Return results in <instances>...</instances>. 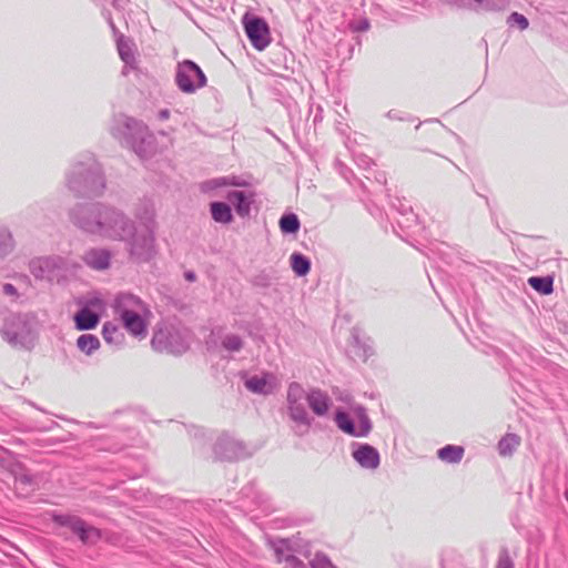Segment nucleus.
I'll use <instances>...</instances> for the list:
<instances>
[{
	"mask_svg": "<svg viewBox=\"0 0 568 568\" xmlns=\"http://www.w3.org/2000/svg\"><path fill=\"white\" fill-rule=\"evenodd\" d=\"M437 456L440 460L448 464H457L464 456V448L462 446L446 445L438 449Z\"/></svg>",
	"mask_w": 568,
	"mask_h": 568,
	"instance_id": "nucleus-26",
	"label": "nucleus"
},
{
	"mask_svg": "<svg viewBox=\"0 0 568 568\" xmlns=\"http://www.w3.org/2000/svg\"><path fill=\"white\" fill-rule=\"evenodd\" d=\"M77 347L85 355H91L100 347V341L95 335L82 334L77 341Z\"/></svg>",
	"mask_w": 568,
	"mask_h": 568,
	"instance_id": "nucleus-29",
	"label": "nucleus"
},
{
	"mask_svg": "<svg viewBox=\"0 0 568 568\" xmlns=\"http://www.w3.org/2000/svg\"><path fill=\"white\" fill-rule=\"evenodd\" d=\"M185 276H186V278H187L189 281H193V280H194V277H195L193 273H186V275H185Z\"/></svg>",
	"mask_w": 568,
	"mask_h": 568,
	"instance_id": "nucleus-46",
	"label": "nucleus"
},
{
	"mask_svg": "<svg viewBox=\"0 0 568 568\" xmlns=\"http://www.w3.org/2000/svg\"><path fill=\"white\" fill-rule=\"evenodd\" d=\"M307 406V389L297 382L290 383L286 390V412L293 423L291 429L298 437L306 436L314 422Z\"/></svg>",
	"mask_w": 568,
	"mask_h": 568,
	"instance_id": "nucleus-7",
	"label": "nucleus"
},
{
	"mask_svg": "<svg viewBox=\"0 0 568 568\" xmlns=\"http://www.w3.org/2000/svg\"><path fill=\"white\" fill-rule=\"evenodd\" d=\"M496 0H448V3L459 8L475 11H487L494 9Z\"/></svg>",
	"mask_w": 568,
	"mask_h": 568,
	"instance_id": "nucleus-23",
	"label": "nucleus"
},
{
	"mask_svg": "<svg viewBox=\"0 0 568 568\" xmlns=\"http://www.w3.org/2000/svg\"><path fill=\"white\" fill-rule=\"evenodd\" d=\"M308 407L312 413L317 417L328 416L332 407L333 399L329 394L318 387H311L307 389Z\"/></svg>",
	"mask_w": 568,
	"mask_h": 568,
	"instance_id": "nucleus-16",
	"label": "nucleus"
},
{
	"mask_svg": "<svg viewBox=\"0 0 568 568\" xmlns=\"http://www.w3.org/2000/svg\"><path fill=\"white\" fill-rule=\"evenodd\" d=\"M352 457L364 469L376 470L381 464L378 450L369 444L354 443Z\"/></svg>",
	"mask_w": 568,
	"mask_h": 568,
	"instance_id": "nucleus-14",
	"label": "nucleus"
},
{
	"mask_svg": "<svg viewBox=\"0 0 568 568\" xmlns=\"http://www.w3.org/2000/svg\"><path fill=\"white\" fill-rule=\"evenodd\" d=\"M90 304L92 306H101L102 302L99 298H93V300L90 301Z\"/></svg>",
	"mask_w": 568,
	"mask_h": 568,
	"instance_id": "nucleus-45",
	"label": "nucleus"
},
{
	"mask_svg": "<svg viewBox=\"0 0 568 568\" xmlns=\"http://www.w3.org/2000/svg\"><path fill=\"white\" fill-rule=\"evenodd\" d=\"M67 263L61 256H41L30 261V273L37 278L47 282L60 281L63 277Z\"/></svg>",
	"mask_w": 568,
	"mask_h": 568,
	"instance_id": "nucleus-11",
	"label": "nucleus"
},
{
	"mask_svg": "<svg viewBox=\"0 0 568 568\" xmlns=\"http://www.w3.org/2000/svg\"><path fill=\"white\" fill-rule=\"evenodd\" d=\"M65 186L77 196H101L106 187L102 168L92 154L78 156L65 172Z\"/></svg>",
	"mask_w": 568,
	"mask_h": 568,
	"instance_id": "nucleus-2",
	"label": "nucleus"
},
{
	"mask_svg": "<svg viewBox=\"0 0 568 568\" xmlns=\"http://www.w3.org/2000/svg\"><path fill=\"white\" fill-rule=\"evenodd\" d=\"M290 262L293 272L297 276H305L308 274L311 270V262L305 255L295 252L291 255Z\"/></svg>",
	"mask_w": 568,
	"mask_h": 568,
	"instance_id": "nucleus-28",
	"label": "nucleus"
},
{
	"mask_svg": "<svg viewBox=\"0 0 568 568\" xmlns=\"http://www.w3.org/2000/svg\"><path fill=\"white\" fill-rule=\"evenodd\" d=\"M40 322L33 313H20L8 316L0 329L2 338L13 347L31 349L34 347Z\"/></svg>",
	"mask_w": 568,
	"mask_h": 568,
	"instance_id": "nucleus-5",
	"label": "nucleus"
},
{
	"mask_svg": "<svg viewBox=\"0 0 568 568\" xmlns=\"http://www.w3.org/2000/svg\"><path fill=\"white\" fill-rule=\"evenodd\" d=\"M506 22L510 29H516L518 31H524L529 26L528 19L519 12H511L507 17Z\"/></svg>",
	"mask_w": 568,
	"mask_h": 568,
	"instance_id": "nucleus-34",
	"label": "nucleus"
},
{
	"mask_svg": "<svg viewBox=\"0 0 568 568\" xmlns=\"http://www.w3.org/2000/svg\"><path fill=\"white\" fill-rule=\"evenodd\" d=\"M2 293L4 295L13 297V298H18V296H19L17 288L10 283H6L2 286Z\"/></svg>",
	"mask_w": 568,
	"mask_h": 568,
	"instance_id": "nucleus-41",
	"label": "nucleus"
},
{
	"mask_svg": "<svg viewBox=\"0 0 568 568\" xmlns=\"http://www.w3.org/2000/svg\"><path fill=\"white\" fill-rule=\"evenodd\" d=\"M112 254L108 248L93 247L87 251L83 255L84 263L97 271H104L109 268Z\"/></svg>",
	"mask_w": 568,
	"mask_h": 568,
	"instance_id": "nucleus-18",
	"label": "nucleus"
},
{
	"mask_svg": "<svg viewBox=\"0 0 568 568\" xmlns=\"http://www.w3.org/2000/svg\"><path fill=\"white\" fill-rule=\"evenodd\" d=\"M222 346L227 352H240L243 347V339L236 334H226L222 338Z\"/></svg>",
	"mask_w": 568,
	"mask_h": 568,
	"instance_id": "nucleus-33",
	"label": "nucleus"
},
{
	"mask_svg": "<svg viewBox=\"0 0 568 568\" xmlns=\"http://www.w3.org/2000/svg\"><path fill=\"white\" fill-rule=\"evenodd\" d=\"M244 385L250 392L266 396L278 388L280 382L273 373H262L246 376Z\"/></svg>",
	"mask_w": 568,
	"mask_h": 568,
	"instance_id": "nucleus-13",
	"label": "nucleus"
},
{
	"mask_svg": "<svg viewBox=\"0 0 568 568\" xmlns=\"http://www.w3.org/2000/svg\"><path fill=\"white\" fill-rule=\"evenodd\" d=\"M120 1L121 0H112V3L114 7H120Z\"/></svg>",
	"mask_w": 568,
	"mask_h": 568,
	"instance_id": "nucleus-47",
	"label": "nucleus"
},
{
	"mask_svg": "<svg viewBox=\"0 0 568 568\" xmlns=\"http://www.w3.org/2000/svg\"><path fill=\"white\" fill-rule=\"evenodd\" d=\"M369 20L366 17H359L348 21L347 27L352 33L366 32L369 29Z\"/></svg>",
	"mask_w": 568,
	"mask_h": 568,
	"instance_id": "nucleus-35",
	"label": "nucleus"
},
{
	"mask_svg": "<svg viewBox=\"0 0 568 568\" xmlns=\"http://www.w3.org/2000/svg\"><path fill=\"white\" fill-rule=\"evenodd\" d=\"M16 247V241L8 226L0 224V257H7Z\"/></svg>",
	"mask_w": 568,
	"mask_h": 568,
	"instance_id": "nucleus-27",
	"label": "nucleus"
},
{
	"mask_svg": "<svg viewBox=\"0 0 568 568\" xmlns=\"http://www.w3.org/2000/svg\"><path fill=\"white\" fill-rule=\"evenodd\" d=\"M116 48L121 60L124 62L123 74L128 73V69H134L136 64V45L132 38H119Z\"/></svg>",
	"mask_w": 568,
	"mask_h": 568,
	"instance_id": "nucleus-19",
	"label": "nucleus"
},
{
	"mask_svg": "<svg viewBox=\"0 0 568 568\" xmlns=\"http://www.w3.org/2000/svg\"><path fill=\"white\" fill-rule=\"evenodd\" d=\"M337 428L353 437H367L372 430V422L362 405L352 406V412L338 407L334 414Z\"/></svg>",
	"mask_w": 568,
	"mask_h": 568,
	"instance_id": "nucleus-9",
	"label": "nucleus"
},
{
	"mask_svg": "<svg viewBox=\"0 0 568 568\" xmlns=\"http://www.w3.org/2000/svg\"><path fill=\"white\" fill-rule=\"evenodd\" d=\"M271 39L272 38H248L252 45L258 51H263L267 48L271 43Z\"/></svg>",
	"mask_w": 568,
	"mask_h": 568,
	"instance_id": "nucleus-39",
	"label": "nucleus"
},
{
	"mask_svg": "<svg viewBox=\"0 0 568 568\" xmlns=\"http://www.w3.org/2000/svg\"><path fill=\"white\" fill-rule=\"evenodd\" d=\"M520 444L519 436L515 434L505 435L498 443V452L501 456H510Z\"/></svg>",
	"mask_w": 568,
	"mask_h": 568,
	"instance_id": "nucleus-30",
	"label": "nucleus"
},
{
	"mask_svg": "<svg viewBox=\"0 0 568 568\" xmlns=\"http://www.w3.org/2000/svg\"><path fill=\"white\" fill-rule=\"evenodd\" d=\"M175 83L182 92L192 94L205 87L206 77L196 63L184 60L176 67Z\"/></svg>",
	"mask_w": 568,
	"mask_h": 568,
	"instance_id": "nucleus-10",
	"label": "nucleus"
},
{
	"mask_svg": "<svg viewBox=\"0 0 568 568\" xmlns=\"http://www.w3.org/2000/svg\"><path fill=\"white\" fill-rule=\"evenodd\" d=\"M333 394H334L336 400L344 403L347 406L346 410L352 412V406L357 405L356 403H354L353 396L347 390L333 389Z\"/></svg>",
	"mask_w": 568,
	"mask_h": 568,
	"instance_id": "nucleus-37",
	"label": "nucleus"
},
{
	"mask_svg": "<svg viewBox=\"0 0 568 568\" xmlns=\"http://www.w3.org/2000/svg\"><path fill=\"white\" fill-rule=\"evenodd\" d=\"M190 341V331L184 326L162 323L155 329L151 345L156 352L181 355L187 351Z\"/></svg>",
	"mask_w": 568,
	"mask_h": 568,
	"instance_id": "nucleus-8",
	"label": "nucleus"
},
{
	"mask_svg": "<svg viewBox=\"0 0 568 568\" xmlns=\"http://www.w3.org/2000/svg\"><path fill=\"white\" fill-rule=\"evenodd\" d=\"M102 335L108 344L121 346L125 339L122 331L113 323L106 322L102 328Z\"/></svg>",
	"mask_w": 568,
	"mask_h": 568,
	"instance_id": "nucleus-25",
	"label": "nucleus"
},
{
	"mask_svg": "<svg viewBox=\"0 0 568 568\" xmlns=\"http://www.w3.org/2000/svg\"><path fill=\"white\" fill-rule=\"evenodd\" d=\"M565 497H566V499L568 500V489H567V490H566V493H565Z\"/></svg>",
	"mask_w": 568,
	"mask_h": 568,
	"instance_id": "nucleus-48",
	"label": "nucleus"
},
{
	"mask_svg": "<svg viewBox=\"0 0 568 568\" xmlns=\"http://www.w3.org/2000/svg\"><path fill=\"white\" fill-rule=\"evenodd\" d=\"M245 36H271V30L267 21L252 12L246 11L241 19Z\"/></svg>",
	"mask_w": 568,
	"mask_h": 568,
	"instance_id": "nucleus-17",
	"label": "nucleus"
},
{
	"mask_svg": "<svg viewBox=\"0 0 568 568\" xmlns=\"http://www.w3.org/2000/svg\"><path fill=\"white\" fill-rule=\"evenodd\" d=\"M214 450L216 456L226 460H237L251 455L244 443L229 435L219 438Z\"/></svg>",
	"mask_w": 568,
	"mask_h": 568,
	"instance_id": "nucleus-12",
	"label": "nucleus"
},
{
	"mask_svg": "<svg viewBox=\"0 0 568 568\" xmlns=\"http://www.w3.org/2000/svg\"><path fill=\"white\" fill-rule=\"evenodd\" d=\"M301 223L296 214H284L280 220V229L285 234H294L300 230Z\"/></svg>",
	"mask_w": 568,
	"mask_h": 568,
	"instance_id": "nucleus-31",
	"label": "nucleus"
},
{
	"mask_svg": "<svg viewBox=\"0 0 568 568\" xmlns=\"http://www.w3.org/2000/svg\"><path fill=\"white\" fill-rule=\"evenodd\" d=\"M210 206L212 219L215 222L223 224L232 222L233 215L229 204L224 202H212Z\"/></svg>",
	"mask_w": 568,
	"mask_h": 568,
	"instance_id": "nucleus-24",
	"label": "nucleus"
},
{
	"mask_svg": "<svg viewBox=\"0 0 568 568\" xmlns=\"http://www.w3.org/2000/svg\"><path fill=\"white\" fill-rule=\"evenodd\" d=\"M115 122L112 134L131 144L140 159L148 160L156 153L155 138L143 122L126 115L118 116Z\"/></svg>",
	"mask_w": 568,
	"mask_h": 568,
	"instance_id": "nucleus-4",
	"label": "nucleus"
},
{
	"mask_svg": "<svg viewBox=\"0 0 568 568\" xmlns=\"http://www.w3.org/2000/svg\"><path fill=\"white\" fill-rule=\"evenodd\" d=\"M112 307L126 332L140 339L148 335L152 312L146 303L131 293L115 296Z\"/></svg>",
	"mask_w": 568,
	"mask_h": 568,
	"instance_id": "nucleus-3",
	"label": "nucleus"
},
{
	"mask_svg": "<svg viewBox=\"0 0 568 568\" xmlns=\"http://www.w3.org/2000/svg\"><path fill=\"white\" fill-rule=\"evenodd\" d=\"M529 285L541 294H550L552 292V278L551 277H537L532 276L528 280Z\"/></svg>",
	"mask_w": 568,
	"mask_h": 568,
	"instance_id": "nucleus-32",
	"label": "nucleus"
},
{
	"mask_svg": "<svg viewBox=\"0 0 568 568\" xmlns=\"http://www.w3.org/2000/svg\"><path fill=\"white\" fill-rule=\"evenodd\" d=\"M231 184H237V183L234 181H231L229 178H217V179H212V180L204 182L202 184V190L206 192V191L215 190L217 187H222V186H226V185H231Z\"/></svg>",
	"mask_w": 568,
	"mask_h": 568,
	"instance_id": "nucleus-36",
	"label": "nucleus"
},
{
	"mask_svg": "<svg viewBox=\"0 0 568 568\" xmlns=\"http://www.w3.org/2000/svg\"><path fill=\"white\" fill-rule=\"evenodd\" d=\"M312 568H331L332 564L324 554H315L311 560Z\"/></svg>",
	"mask_w": 568,
	"mask_h": 568,
	"instance_id": "nucleus-38",
	"label": "nucleus"
},
{
	"mask_svg": "<svg viewBox=\"0 0 568 568\" xmlns=\"http://www.w3.org/2000/svg\"><path fill=\"white\" fill-rule=\"evenodd\" d=\"M54 521L61 526L69 527L83 542L94 541L99 537L95 528L88 526L78 517L69 515L54 516Z\"/></svg>",
	"mask_w": 568,
	"mask_h": 568,
	"instance_id": "nucleus-15",
	"label": "nucleus"
},
{
	"mask_svg": "<svg viewBox=\"0 0 568 568\" xmlns=\"http://www.w3.org/2000/svg\"><path fill=\"white\" fill-rule=\"evenodd\" d=\"M387 118L390 120H404V116L400 115V112L396 110H390L387 113Z\"/></svg>",
	"mask_w": 568,
	"mask_h": 568,
	"instance_id": "nucleus-43",
	"label": "nucleus"
},
{
	"mask_svg": "<svg viewBox=\"0 0 568 568\" xmlns=\"http://www.w3.org/2000/svg\"><path fill=\"white\" fill-rule=\"evenodd\" d=\"M74 322L79 331L92 329L99 324V316L84 307L74 315Z\"/></svg>",
	"mask_w": 568,
	"mask_h": 568,
	"instance_id": "nucleus-20",
	"label": "nucleus"
},
{
	"mask_svg": "<svg viewBox=\"0 0 568 568\" xmlns=\"http://www.w3.org/2000/svg\"><path fill=\"white\" fill-rule=\"evenodd\" d=\"M134 216L139 220L138 224L155 223V209L153 202L150 200L141 201L134 210Z\"/></svg>",
	"mask_w": 568,
	"mask_h": 568,
	"instance_id": "nucleus-21",
	"label": "nucleus"
},
{
	"mask_svg": "<svg viewBox=\"0 0 568 568\" xmlns=\"http://www.w3.org/2000/svg\"><path fill=\"white\" fill-rule=\"evenodd\" d=\"M119 242L125 243V250L133 263L151 262L158 254L156 223L136 224Z\"/></svg>",
	"mask_w": 568,
	"mask_h": 568,
	"instance_id": "nucleus-6",
	"label": "nucleus"
},
{
	"mask_svg": "<svg viewBox=\"0 0 568 568\" xmlns=\"http://www.w3.org/2000/svg\"><path fill=\"white\" fill-rule=\"evenodd\" d=\"M14 474V479H16V484L18 485H32L33 483V478L31 475L24 473V471H19V473H13Z\"/></svg>",
	"mask_w": 568,
	"mask_h": 568,
	"instance_id": "nucleus-40",
	"label": "nucleus"
},
{
	"mask_svg": "<svg viewBox=\"0 0 568 568\" xmlns=\"http://www.w3.org/2000/svg\"><path fill=\"white\" fill-rule=\"evenodd\" d=\"M227 200L235 207V211L239 215L245 216L250 213V199L243 191H233L227 194Z\"/></svg>",
	"mask_w": 568,
	"mask_h": 568,
	"instance_id": "nucleus-22",
	"label": "nucleus"
},
{
	"mask_svg": "<svg viewBox=\"0 0 568 568\" xmlns=\"http://www.w3.org/2000/svg\"><path fill=\"white\" fill-rule=\"evenodd\" d=\"M497 568H514V564L508 555L504 554L499 557Z\"/></svg>",
	"mask_w": 568,
	"mask_h": 568,
	"instance_id": "nucleus-42",
	"label": "nucleus"
},
{
	"mask_svg": "<svg viewBox=\"0 0 568 568\" xmlns=\"http://www.w3.org/2000/svg\"><path fill=\"white\" fill-rule=\"evenodd\" d=\"M158 118L162 121L168 120L170 118V111L168 109L160 110Z\"/></svg>",
	"mask_w": 568,
	"mask_h": 568,
	"instance_id": "nucleus-44",
	"label": "nucleus"
},
{
	"mask_svg": "<svg viewBox=\"0 0 568 568\" xmlns=\"http://www.w3.org/2000/svg\"><path fill=\"white\" fill-rule=\"evenodd\" d=\"M69 216L80 231L102 240L119 241L133 227V220L122 210L102 202L78 204Z\"/></svg>",
	"mask_w": 568,
	"mask_h": 568,
	"instance_id": "nucleus-1",
	"label": "nucleus"
}]
</instances>
